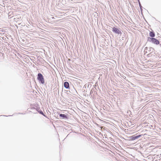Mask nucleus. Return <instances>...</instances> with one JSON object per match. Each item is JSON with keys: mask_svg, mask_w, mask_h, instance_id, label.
I'll list each match as a JSON object with an SVG mask.
<instances>
[{"mask_svg": "<svg viewBox=\"0 0 161 161\" xmlns=\"http://www.w3.org/2000/svg\"><path fill=\"white\" fill-rule=\"evenodd\" d=\"M142 136V135H140L136 136H133L131 137V140H135L136 139H138L139 138L141 137Z\"/></svg>", "mask_w": 161, "mask_h": 161, "instance_id": "obj_5", "label": "nucleus"}, {"mask_svg": "<svg viewBox=\"0 0 161 161\" xmlns=\"http://www.w3.org/2000/svg\"><path fill=\"white\" fill-rule=\"evenodd\" d=\"M70 89V90L69 91V92L75 95L77 92V91L73 86L72 87L70 86V89Z\"/></svg>", "mask_w": 161, "mask_h": 161, "instance_id": "obj_3", "label": "nucleus"}, {"mask_svg": "<svg viewBox=\"0 0 161 161\" xmlns=\"http://www.w3.org/2000/svg\"><path fill=\"white\" fill-rule=\"evenodd\" d=\"M15 16H12V17H11V21L12 20H14V19L16 20L17 19L15 18ZM14 21H16V20H15Z\"/></svg>", "mask_w": 161, "mask_h": 161, "instance_id": "obj_9", "label": "nucleus"}, {"mask_svg": "<svg viewBox=\"0 0 161 161\" xmlns=\"http://www.w3.org/2000/svg\"><path fill=\"white\" fill-rule=\"evenodd\" d=\"M139 6H140V9L141 10H142V6L141 5V3H140L139 1Z\"/></svg>", "mask_w": 161, "mask_h": 161, "instance_id": "obj_11", "label": "nucleus"}, {"mask_svg": "<svg viewBox=\"0 0 161 161\" xmlns=\"http://www.w3.org/2000/svg\"><path fill=\"white\" fill-rule=\"evenodd\" d=\"M37 79L39 82L42 84L44 83V80L42 75L40 73H39L37 75Z\"/></svg>", "mask_w": 161, "mask_h": 161, "instance_id": "obj_1", "label": "nucleus"}, {"mask_svg": "<svg viewBox=\"0 0 161 161\" xmlns=\"http://www.w3.org/2000/svg\"><path fill=\"white\" fill-rule=\"evenodd\" d=\"M149 36L152 37L151 38H153L155 36L154 33L152 31H150L149 33Z\"/></svg>", "mask_w": 161, "mask_h": 161, "instance_id": "obj_8", "label": "nucleus"}, {"mask_svg": "<svg viewBox=\"0 0 161 161\" xmlns=\"http://www.w3.org/2000/svg\"><path fill=\"white\" fill-rule=\"evenodd\" d=\"M148 41L150 42H152V43L157 45L159 44V41L156 39L153 38L148 37Z\"/></svg>", "mask_w": 161, "mask_h": 161, "instance_id": "obj_2", "label": "nucleus"}, {"mask_svg": "<svg viewBox=\"0 0 161 161\" xmlns=\"http://www.w3.org/2000/svg\"><path fill=\"white\" fill-rule=\"evenodd\" d=\"M38 112L41 114H42L43 115H44L43 112L42 111H38Z\"/></svg>", "mask_w": 161, "mask_h": 161, "instance_id": "obj_10", "label": "nucleus"}, {"mask_svg": "<svg viewBox=\"0 0 161 161\" xmlns=\"http://www.w3.org/2000/svg\"><path fill=\"white\" fill-rule=\"evenodd\" d=\"M112 31L115 33L121 35L122 34V32L120 31H119L118 29L114 27L113 28Z\"/></svg>", "mask_w": 161, "mask_h": 161, "instance_id": "obj_4", "label": "nucleus"}, {"mask_svg": "<svg viewBox=\"0 0 161 161\" xmlns=\"http://www.w3.org/2000/svg\"><path fill=\"white\" fill-rule=\"evenodd\" d=\"M59 116L62 117L64 119H66L67 118V116L64 114H59Z\"/></svg>", "mask_w": 161, "mask_h": 161, "instance_id": "obj_7", "label": "nucleus"}, {"mask_svg": "<svg viewBox=\"0 0 161 161\" xmlns=\"http://www.w3.org/2000/svg\"><path fill=\"white\" fill-rule=\"evenodd\" d=\"M64 87L66 89H70L69 84L68 82L65 81L64 82Z\"/></svg>", "mask_w": 161, "mask_h": 161, "instance_id": "obj_6", "label": "nucleus"}, {"mask_svg": "<svg viewBox=\"0 0 161 161\" xmlns=\"http://www.w3.org/2000/svg\"><path fill=\"white\" fill-rule=\"evenodd\" d=\"M34 109V108H31V109Z\"/></svg>", "mask_w": 161, "mask_h": 161, "instance_id": "obj_13", "label": "nucleus"}, {"mask_svg": "<svg viewBox=\"0 0 161 161\" xmlns=\"http://www.w3.org/2000/svg\"><path fill=\"white\" fill-rule=\"evenodd\" d=\"M36 111L38 112V111H39V108H37V109H36Z\"/></svg>", "mask_w": 161, "mask_h": 161, "instance_id": "obj_12", "label": "nucleus"}]
</instances>
